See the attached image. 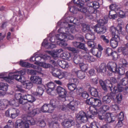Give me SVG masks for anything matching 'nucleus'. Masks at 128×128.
Returning <instances> with one entry per match:
<instances>
[{
  "label": "nucleus",
  "mask_w": 128,
  "mask_h": 128,
  "mask_svg": "<svg viewBox=\"0 0 128 128\" xmlns=\"http://www.w3.org/2000/svg\"><path fill=\"white\" fill-rule=\"evenodd\" d=\"M66 22L70 23H73L76 24H78L80 22V20L75 18L72 17H69L66 19Z\"/></svg>",
  "instance_id": "obj_28"
},
{
  "label": "nucleus",
  "mask_w": 128,
  "mask_h": 128,
  "mask_svg": "<svg viewBox=\"0 0 128 128\" xmlns=\"http://www.w3.org/2000/svg\"><path fill=\"white\" fill-rule=\"evenodd\" d=\"M66 48L70 51L74 53H78L80 52V50L77 49H76L74 48L71 47L70 46H68L66 47Z\"/></svg>",
  "instance_id": "obj_50"
},
{
  "label": "nucleus",
  "mask_w": 128,
  "mask_h": 128,
  "mask_svg": "<svg viewBox=\"0 0 128 128\" xmlns=\"http://www.w3.org/2000/svg\"><path fill=\"white\" fill-rule=\"evenodd\" d=\"M62 25L63 24L64 26V28L68 29V30H66L67 31H68L69 32H71L72 33H74L78 30L76 28L78 26L77 25H76V26L73 25H70L66 22H63V23H62Z\"/></svg>",
  "instance_id": "obj_11"
},
{
  "label": "nucleus",
  "mask_w": 128,
  "mask_h": 128,
  "mask_svg": "<svg viewBox=\"0 0 128 128\" xmlns=\"http://www.w3.org/2000/svg\"><path fill=\"white\" fill-rule=\"evenodd\" d=\"M108 69L113 72H116L117 68V65L116 63L113 62H109L107 64Z\"/></svg>",
  "instance_id": "obj_23"
},
{
  "label": "nucleus",
  "mask_w": 128,
  "mask_h": 128,
  "mask_svg": "<svg viewBox=\"0 0 128 128\" xmlns=\"http://www.w3.org/2000/svg\"><path fill=\"white\" fill-rule=\"evenodd\" d=\"M32 125L35 124V121L30 116L24 118L23 120H16L15 125V128H29V124Z\"/></svg>",
  "instance_id": "obj_3"
},
{
  "label": "nucleus",
  "mask_w": 128,
  "mask_h": 128,
  "mask_svg": "<svg viewBox=\"0 0 128 128\" xmlns=\"http://www.w3.org/2000/svg\"><path fill=\"white\" fill-rule=\"evenodd\" d=\"M34 64L45 68H50L52 66V65L51 64L44 62H35Z\"/></svg>",
  "instance_id": "obj_34"
},
{
  "label": "nucleus",
  "mask_w": 128,
  "mask_h": 128,
  "mask_svg": "<svg viewBox=\"0 0 128 128\" xmlns=\"http://www.w3.org/2000/svg\"><path fill=\"white\" fill-rule=\"evenodd\" d=\"M8 86L7 84L0 83V90L3 91V92L0 91V96L5 95L6 92L7 90Z\"/></svg>",
  "instance_id": "obj_18"
},
{
  "label": "nucleus",
  "mask_w": 128,
  "mask_h": 128,
  "mask_svg": "<svg viewBox=\"0 0 128 128\" xmlns=\"http://www.w3.org/2000/svg\"><path fill=\"white\" fill-rule=\"evenodd\" d=\"M8 103V105H10L12 106L17 107L19 106V103L16 100H11L9 101Z\"/></svg>",
  "instance_id": "obj_44"
},
{
  "label": "nucleus",
  "mask_w": 128,
  "mask_h": 128,
  "mask_svg": "<svg viewBox=\"0 0 128 128\" xmlns=\"http://www.w3.org/2000/svg\"><path fill=\"white\" fill-rule=\"evenodd\" d=\"M46 85L47 87L46 92L48 94H50L52 91L55 89V84L52 82H50L47 84Z\"/></svg>",
  "instance_id": "obj_19"
},
{
  "label": "nucleus",
  "mask_w": 128,
  "mask_h": 128,
  "mask_svg": "<svg viewBox=\"0 0 128 128\" xmlns=\"http://www.w3.org/2000/svg\"><path fill=\"white\" fill-rule=\"evenodd\" d=\"M108 22V19L107 18L100 19L98 21L99 24L100 26H103L104 24H106Z\"/></svg>",
  "instance_id": "obj_51"
},
{
  "label": "nucleus",
  "mask_w": 128,
  "mask_h": 128,
  "mask_svg": "<svg viewBox=\"0 0 128 128\" xmlns=\"http://www.w3.org/2000/svg\"><path fill=\"white\" fill-rule=\"evenodd\" d=\"M91 95L95 97H97L98 96V92L96 89L93 88L90 89Z\"/></svg>",
  "instance_id": "obj_41"
},
{
  "label": "nucleus",
  "mask_w": 128,
  "mask_h": 128,
  "mask_svg": "<svg viewBox=\"0 0 128 128\" xmlns=\"http://www.w3.org/2000/svg\"><path fill=\"white\" fill-rule=\"evenodd\" d=\"M70 4L71 3L70 2L68 4V6H69L68 8H69L70 11L74 13H76V11H78L79 7H78V4L75 6H74L70 8Z\"/></svg>",
  "instance_id": "obj_39"
},
{
  "label": "nucleus",
  "mask_w": 128,
  "mask_h": 128,
  "mask_svg": "<svg viewBox=\"0 0 128 128\" xmlns=\"http://www.w3.org/2000/svg\"><path fill=\"white\" fill-rule=\"evenodd\" d=\"M49 126L51 128H58L59 127V124L57 122H52L50 124Z\"/></svg>",
  "instance_id": "obj_61"
},
{
  "label": "nucleus",
  "mask_w": 128,
  "mask_h": 128,
  "mask_svg": "<svg viewBox=\"0 0 128 128\" xmlns=\"http://www.w3.org/2000/svg\"><path fill=\"white\" fill-rule=\"evenodd\" d=\"M22 94L21 93H16L15 95V97L16 99V100L18 102V101L20 104H24L25 102L24 100L23 95L22 96Z\"/></svg>",
  "instance_id": "obj_22"
},
{
  "label": "nucleus",
  "mask_w": 128,
  "mask_h": 128,
  "mask_svg": "<svg viewBox=\"0 0 128 128\" xmlns=\"http://www.w3.org/2000/svg\"><path fill=\"white\" fill-rule=\"evenodd\" d=\"M117 14L118 16L121 18H123L125 17L124 13L122 10H120V8L117 11Z\"/></svg>",
  "instance_id": "obj_57"
},
{
  "label": "nucleus",
  "mask_w": 128,
  "mask_h": 128,
  "mask_svg": "<svg viewBox=\"0 0 128 128\" xmlns=\"http://www.w3.org/2000/svg\"><path fill=\"white\" fill-rule=\"evenodd\" d=\"M26 108L29 110L28 113L32 116H34L36 114L40 112V109L38 108L34 109L33 106H30L29 104L27 103L25 104Z\"/></svg>",
  "instance_id": "obj_10"
},
{
  "label": "nucleus",
  "mask_w": 128,
  "mask_h": 128,
  "mask_svg": "<svg viewBox=\"0 0 128 128\" xmlns=\"http://www.w3.org/2000/svg\"><path fill=\"white\" fill-rule=\"evenodd\" d=\"M10 118L12 119H14L20 114L19 110L14 108H10Z\"/></svg>",
  "instance_id": "obj_16"
},
{
  "label": "nucleus",
  "mask_w": 128,
  "mask_h": 128,
  "mask_svg": "<svg viewBox=\"0 0 128 128\" xmlns=\"http://www.w3.org/2000/svg\"><path fill=\"white\" fill-rule=\"evenodd\" d=\"M68 29L64 28H61L58 30V32L60 34L56 35L55 37L56 39L58 40H67V36L65 31Z\"/></svg>",
  "instance_id": "obj_7"
},
{
  "label": "nucleus",
  "mask_w": 128,
  "mask_h": 128,
  "mask_svg": "<svg viewBox=\"0 0 128 128\" xmlns=\"http://www.w3.org/2000/svg\"><path fill=\"white\" fill-rule=\"evenodd\" d=\"M92 29L97 33L99 34H104L106 31V29L104 26H100L98 27L96 25L94 28H92Z\"/></svg>",
  "instance_id": "obj_15"
},
{
  "label": "nucleus",
  "mask_w": 128,
  "mask_h": 128,
  "mask_svg": "<svg viewBox=\"0 0 128 128\" xmlns=\"http://www.w3.org/2000/svg\"><path fill=\"white\" fill-rule=\"evenodd\" d=\"M44 92V90L41 87L38 86L36 89V91L34 93L35 95L40 96H42Z\"/></svg>",
  "instance_id": "obj_38"
},
{
  "label": "nucleus",
  "mask_w": 128,
  "mask_h": 128,
  "mask_svg": "<svg viewBox=\"0 0 128 128\" xmlns=\"http://www.w3.org/2000/svg\"><path fill=\"white\" fill-rule=\"evenodd\" d=\"M109 7L110 10H115L117 11L119 8L118 6L115 4H111L110 6Z\"/></svg>",
  "instance_id": "obj_56"
},
{
  "label": "nucleus",
  "mask_w": 128,
  "mask_h": 128,
  "mask_svg": "<svg viewBox=\"0 0 128 128\" xmlns=\"http://www.w3.org/2000/svg\"><path fill=\"white\" fill-rule=\"evenodd\" d=\"M42 45V46L48 49H52L56 47V45L55 44L48 43L46 39L44 40Z\"/></svg>",
  "instance_id": "obj_20"
},
{
  "label": "nucleus",
  "mask_w": 128,
  "mask_h": 128,
  "mask_svg": "<svg viewBox=\"0 0 128 128\" xmlns=\"http://www.w3.org/2000/svg\"><path fill=\"white\" fill-rule=\"evenodd\" d=\"M92 33V34H90V33L86 34L85 36L86 38L88 40H94L95 39V37L93 34L94 32Z\"/></svg>",
  "instance_id": "obj_49"
},
{
  "label": "nucleus",
  "mask_w": 128,
  "mask_h": 128,
  "mask_svg": "<svg viewBox=\"0 0 128 128\" xmlns=\"http://www.w3.org/2000/svg\"><path fill=\"white\" fill-rule=\"evenodd\" d=\"M116 98L117 100V102L118 103H120L122 99V96L121 94L119 93L117 94L116 96Z\"/></svg>",
  "instance_id": "obj_59"
},
{
  "label": "nucleus",
  "mask_w": 128,
  "mask_h": 128,
  "mask_svg": "<svg viewBox=\"0 0 128 128\" xmlns=\"http://www.w3.org/2000/svg\"><path fill=\"white\" fill-rule=\"evenodd\" d=\"M58 62L59 65L62 68H67L69 66L68 63L64 60H58Z\"/></svg>",
  "instance_id": "obj_33"
},
{
  "label": "nucleus",
  "mask_w": 128,
  "mask_h": 128,
  "mask_svg": "<svg viewBox=\"0 0 128 128\" xmlns=\"http://www.w3.org/2000/svg\"><path fill=\"white\" fill-rule=\"evenodd\" d=\"M38 58H39L40 60H41V57L38 56V55L36 54V53H35L33 54L32 57H31L30 59V60L31 61H38V60H37Z\"/></svg>",
  "instance_id": "obj_47"
},
{
  "label": "nucleus",
  "mask_w": 128,
  "mask_h": 128,
  "mask_svg": "<svg viewBox=\"0 0 128 128\" xmlns=\"http://www.w3.org/2000/svg\"><path fill=\"white\" fill-rule=\"evenodd\" d=\"M122 24L118 25L117 28L112 26L110 28V30L113 36H114L111 39L110 43L111 46L113 48H116L118 46V42L120 40L118 35L122 33Z\"/></svg>",
  "instance_id": "obj_1"
},
{
  "label": "nucleus",
  "mask_w": 128,
  "mask_h": 128,
  "mask_svg": "<svg viewBox=\"0 0 128 128\" xmlns=\"http://www.w3.org/2000/svg\"><path fill=\"white\" fill-rule=\"evenodd\" d=\"M23 86L25 88L30 89L32 87V84L30 81H25L23 83Z\"/></svg>",
  "instance_id": "obj_36"
},
{
  "label": "nucleus",
  "mask_w": 128,
  "mask_h": 128,
  "mask_svg": "<svg viewBox=\"0 0 128 128\" xmlns=\"http://www.w3.org/2000/svg\"><path fill=\"white\" fill-rule=\"evenodd\" d=\"M120 83L123 86H126L128 84V78L126 77L124 78L121 80Z\"/></svg>",
  "instance_id": "obj_55"
},
{
  "label": "nucleus",
  "mask_w": 128,
  "mask_h": 128,
  "mask_svg": "<svg viewBox=\"0 0 128 128\" xmlns=\"http://www.w3.org/2000/svg\"><path fill=\"white\" fill-rule=\"evenodd\" d=\"M89 112L90 114L88 113V115L89 117L92 118L93 117L94 115L96 114L97 112V110L94 106H90L89 108Z\"/></svg>",
  "instance_id": "obj_26"
},
{
  "label": "nucleus",
  "mask_w": 128,
  "mask_h": 128,
  "mask_svg": "<svg viewBox=\"0 0 128 128\" xmlns=\"http://www.w3.org/2000/svg\"><path fill=\"white\" fill-rule=\"evenodd\" d=\"M60 56L62 58L68 60H72V54L66 52H65L61 54Z\"/></svg>",
  "instance_id": "obj_24"
},
{
  "label": "nucleus",
  "mask_w": 128,
  "mask_h": 128,
  "mask_svg": "<svg viewBox=\"0 0 128 128\" xmlns=\"http://www.w3.org/2000/svg\"><path fill=\"white\" fill-rule=\"evenodd\" d=\"M23 97H24V100L25 102V104L27 101L32 103L35 101L36 100L34 97L30 94L24 95L23 96Z\"/></svg>",
  "instance_id": "obj_25"
},
{
  "label": "nucleus",
  "mask_w": 128,
  "mask_h": 128,
  "mask_svg": "<svg viewBox=\"0 0 128 128\" xmlns=\"http://www.w3.org/2000/svg\"><path fill=\"white\" fill-rule=\"evenodd\" d=\"M69 74L66 72H62L61 71L60 76V79H61L64 77H66Z\"/></svg>",
  "instance_id": "obj_62"
},
{
  "label": "nucleus",
  "mask_w": 128,
  "mask_h": 128,
  "mask_svg": "<svg viewBox=\"0 0 128 128\" xmlns=\"http://www.w3.org/2000/svg\"><path fill=\"white\" fill-rule=\"evenodd\" d=\"M72 74H75L80 79L84 78L85 77V74L84 71L81 70H78L76 69H73L72 71Z\"/></svg>",
  "instance_id": "obj_14"
},
{
  "label": "nucleus",
  "mask_w": 128,
  "mask_h": 128,
  "mask_svg": "<svg viewBox=\"0 0 128 128\" xmlns=\"http://www.w3.org/2000/svg\"><path fill=\"white\" fill-rule=\"evenodd\" d=\"M93 105L95 106L100 107L102 104L101 101L99 99L95 98Z\"/></svg>",
  "instance_id": "obj_48"
},
{
  "label": "nucleus",
  "mask_w": 128,
  "mask_h": 128,
  "mask_svg": "<svg viewBox=\"0 0 128 128\" xmlns=\"http://www.w3.org/2000/svg\"><path fill=\"white\" fill-rule=\"evenodd\" d=\"M48 112L51 113L53 112L54 108L55 107L49 104H48Z\"/></svg>",
  "instance_id": "obj_63"
},
{
  "label": "nucleus",
  "mask_w": 128,
  "mask_h": 128,
  "mask_svg": "<svg viewBox=\"0 0 128 128\" xmlns=\"http://www.w3.org/2000/svg\"><path fill=\"white\" fill-rule=\"evenodd\" d=\"M18 73V74L15 75L12 73H10L8 77L4 76V74L2 73L0 74V78H2L3 80H5L6 82L10 83H12V82L11 80L14 79L21 82H23L24 80V78L22 75L25 74V71L23 70H21L19 71Z\"/></svg>",
  "instance_id": "obj_2"
},
{
  "label": "nucleus",
  "mask_w": 128,
  "mask_h": 128,
  "mask_svg": "<svg viewBox=\"0 0 128 128\" xmlns=\"http://www.w3.org/2000/svg\"><path fill=\"white\" fill-rule=\"evenodd\" d=\"M94 98L92 97H91L90 98L87 99L86 101V104L88 105H93Z\"/></svg>",
  "instance_id": "obj_60"
},
{
  "label": "nucleus",
  "mask_w": 128,
  "mask_h": 128,
  "mask_svg": "<svg viewBox=\"0 0 128 128\" xmlns=\"http://www.w3.org/2000/svg\"><path fill=\"white\" fill-rule=\"evenodd\" d=\"M63 52V50L62 49H59L57 50L56 52V54H53L52 53V52L50 51H47L48 53L52 55L53 57L54 58H55L56 57H58V56L57 55V54H59L62 52Z\"/></svg>",
  "instance_id": "obj_40"
},
{
  "label": "nucleus",
  "mask_w": 128,
  "mask_h": 128,
  "mask_svg": "<svg viewBox=\"0 0 128 128\" xmlns=\"http://www.w3.org/2000/svg\"><path fill=\"white\" fill-rule=\"evenodd\" d=\"M97 71L102 73H105L106 70V66L104 64H102L99 67L96 69Z\"/></svg>",
  "instance_id": "obj_29"
},
{
  "label": "nucleus",
  "mask_w": 128,
  "mask_h": 128,
  "mask_svg": "<svg viewBox=\"0 0 128 128\" xmlns=\"http://www.w3.org/2000/svg\"><path fill=\"white\" fill-rule=\"evenodd\" d=\"M113 89L115 91H116L118 93V92H122V91H123L124 88L122 86L118 84L117 86L114 87Z\"/></svg>",
  "instance_id": "obj_46"
},
{
  "label": "nucleus",
  "mask_w": 128,
  "mask_h": 128,
  "mask_svg": "<svg viewBox=\"0 0 128 128\" xmlns=\"http://www.w3.org/2000/svg\"><path fill=\"white\" fill-rule=\"evenodd\" d=\"M111 97L108 96H104L102 98V100L103 102L107 104L111 102Z\"/></svg>",
  "instance_id": "obj_43"
},
{
  "label": "nucleus",
  "mask_w": 128,
  "mask_h": 128,
  "mask_svg": "<svg viewBox=\"0 0 128 128\" xmlns=\"http://www.w3.org/2000/svg\"><path fill=\"white\" fill-rule=\"evenodd\" d=\"M62 124L63 126L66 128H70L72 126L77 128L80 127V124L77 122H75L74 119L72 118L64 120Z\"/></svg>",
  "instance_id": "obj_5"
},
{
  "label": "nucleus",
  "mask_w": 128,
  "mask_h": 128,
  "mask_svg": "<svg viewBox=\"0 0 128 128\" xmlns=\"http://www.w3.org/2000/svg\"><path fill=\"white\" fill-rule=\"evenodd\" d=\"M20 64L22 66L24 67H32L34 68H36V66H34V65L33 64H30L28 62L22 61L20 62Z\"/></svg>",
  "instance_id": "obj_35"
},
{
  "label": "nucleus",
  "mask_w": 128,
  "mask_h": 128,
  "mask_svg": "<svg viewBox=\"0 0 128 128\" xmlns=\"http://www.w3.org/2000/svg\"><path fill=\"white\" fill-rule=\"evenodd\" d=\"M99 118L101 120H104L108 123L112 122L115 120V117L114 116H111L109 114H99L98 116Z\"/></svg>",
  "instance_id": "obj_6"
},
{
  "label": "nucleus",
  "mask_w": 128,
  "mask_h": 128,
  "mask_svg": "<svg viewBox=\"0 0 128 128\" xmlns=\"http://www.w3.org/2000/svg\"><path fill=\"white\" fill-rule=\"evenodd\" d=\"M119 52H122L123 54L124 55H126L127 54L128 50L125 47H120L119 48L118 50Z\"/></svg>",
  "instance_id": "obj_45"
},
{
  "label": "nucleus",
  "mask_w": 128,
  "mask_h": 128,
  "mask_svg": "<svg viewBox=\"0 0 128 128\" xmlns=\"http://www.w3.org/2000/svg\"><path fill=\"white\" fill-rule=\"evenodd\" d=\"M109 108V106L108 105H103L100 108V111L102 112H105L108 110Z\"/></svg>",
  "instance_id": "obj_58"
},
{
  "label": "nucleus",
  "mask_w": 128,
  "mask_h": 128,
  "mask_svg": "<svg viewBox=\"0 0 128 128\" xmlns=\"http://www.w3.org/2000/svg\"><path fill=\"white\" fill-rule=\"evenodd\" d=\"M115 72H117L120 76L123 75L125 72V68L121 64H120L118 68L116 69Z\"/></svg>",
  "instance_id": "obj_32"
},
{
  "label": "nucleus",
  "mask_w": 128,
  "mask_h": 128,
  "mask_svg": "<svg viewBox=\"0 0 128 128\" xmlns=\"http://www.w3.org/2000/svg\"><path fill=\"white\" fill-rule=\"evenodd\" d=\"M78 102L77 101H72L68 104V107L72 110L77 109L78 108Z\"/></svg>",
  "instance_id": "obj_27"
},
{
  "label": "nucleus",
  "mask_w": 128,
  "mask_h": 128,
  "mask_svg": "<svg viewBox=\"0 0 128 128\" xmlns=\"http://www.w3.org/2000/svg\"><path fill=\"white\" fill-rule=\"evenodd\" d=\"M82 53L84 54L82 55V56L86 60V61L90 62L95 60V59L94 57L90 54L88 50L87 51H84Z\"/></svg>",
  "instance_id": "obj_13"
},
{
  "label": "nucleus",
  "mask_w": 128,
  "mask_h": 128,
  "mask_svg": "<svg viewBox=\"0 0 128 128\" xmlns=\"http://www.w3.org/2000/svg\"><path fill=\"white\" fill-rule=\"evenodd\" d=\"M72 44L76 48L83 50L84 51H88V49L85 47V44L83 43L75 41L72 42Z\"/></svg>",
  "instance_id": "obj_17"
},
{
  "label": "nucleus",
  "mask_w": 128,
  "mask_h": 128,
  "mask_svg": "<svg viewBox=\"0 0 128 128\" xmlns=\"http://www.w3.org/2000/svg\"><path fill=\"white\" fill-rule=\"evenodd\" d=\"M76 117L78 118L77 121L80 120V122H86L87 121L88 118L86 113L83 111H80L76 115Z\"/></svg>",
  "instance_id": "obj_12"
},
{
  "label": "nucleus",
  "mask_w": 128,
  "mask_h": 128,
  "mask_svg": "<svg viewBox=\"0 0 128 128\" xmlns=\"http://www.w3.org/2000/svg\"><path fill=\"white\" fill-rule=\"evenodd\" d=\"M67 87L70 91H72L77 89L76 85L74 83L69 82L67 84Z\"/></svg>",
  "instance_id": "obj_37"
},
{
  "label": "nucleus",
  "mask_w": 128,
  "mask_h": 128,
  "mask_svg": "<svg viewBox=\"0 0 128 128\" xmlns=\"http://www.w3.org/2000/svg\"><path fill=\"white\" fill-rule=\"evenodd\" d=\"M57 42V44L59 45L60 46H66L67 45V44L65 42L67 40H58Z\"/></svg>",
  "instance_id": "obj_54"
},
{
  "label": "nucleus",
  "mask_w": 128,
  "mask_h": 128,
  "mask_svg": "<svg viewBox=\"0 0 128 128\" xmlns=\"http://www.w3.org/2000/svg\"><path fill=\"white\" fill-rule=\"evenodd\" d=\"M90 0H73L74 3L78 4V7H79L78 11L84 13L85 15L88 16V9L84 6V2L88 1Z\"/></svg>",
  "instance_id": "obj_4"
},
{
  "label": "nucleus",
  "mask_w": 128,
  "mask_h": 128,
  "mask_svg": "<svg viewBox=\"0 0 128 128\" xmlns=\"http://www.w3.org/2000/svg\"><path fill=\"white\" fill-rule=\"evenodd\" d=\"M74 60L75 63L79 64V66L82 71L85 72L86 70L88 68V65L85 64L82 62V59L78 56L77 58L75 57L74 58Z\"/></svg>",
  "instance_id": "obj_8"
},
{
  "label": "nucleus",
  "mask_w": 128,
  "mask_h": 128,
  "mask_svg": "<svg viewBox=\"0 0 128 128\" xmlns=\"http://www.w3.org/2000/svg\"><path fill=\"white\" fill-rule=\"evenodd\" d=\"M88 5L89 6L92 7L94 9H97L99 7L98 3L96 2H90V5L88 4Z\"/></svg>",
  "instance_id": "obj_52"
},
{
  "label": "nucleus",
  "mask_w": 128,
  "mask_h": 128,
  "mask_svg": "<svg viewBox=\"0 0 128 128\" xmlns=\"http://www.w3.org/2000/svg\"><path fill=\"white\" fill-rule=\"evenodd\" d=\"M82 30L83 32H85L93 33L92 32L93 30L92 29V28H90L89 26L84 24H82Z\"/></svg>",
  "instance_id": "obj_31"
},
{
  "label": "nucleus",
  "mask_w": 128,
  "mask_h": 128,
  "mask_svg": "<svg viewBox=\"0 0 128 128\" xmlns=\"http://www.w3.org/2000/svg\"><path fill=\"white\" fill-rule=\"evenodd\" d=\"M48 105L47 104H44L40 109V112H48Z\"/></svg>",
  "instance_id": "obj_53"
},
{
  "label": "nucleus",
  "mask_w": 128,
  "mask_h": 128,
  "mask_svg": "<svg viewBox=\"0 0 128 128\" xmlns=\"http://www.w3.org/2000/svg\"><path fill=\"white\" fill-rule=\"evenodd\" d=\"M100 39L102 40L106 44L109 42V40L106 38V37L104 35H102L100 37Z\"/></svg>",
  "instance_id": "obj_64"
},
{
  "label": "nucleus",
  "mask_w": 128,
  "mask_h": 128,
  "mask_svg": "<svg viewBox=\"0 0 128 128\" xmlns=\"http://www.w3.org/2000/svg\"><path fill=\"white\" fill-rule=\"evenodd\" d=\"M30 80L32 82L36 84H40L42 83V78L38 76H31Z\"/></svg>",
  "instance_id": "obj_21"
},
{
  "label": "nucleus",
  "mask_w": 128,
  "mask_h": 128,
  "mask_svg": "<svg viewBox=\"0 0 128 128\" xmlns=\"http://www.w3.org/2000/svg\"><path fill=\"white\" fill-rule=\"evenodd\" d=\"M56 91L59 94L60 97L63 99L62 100L63 101H65L67 93V92L66 90L60 86H58L56 88Z\"/></svg>",
  "instance_id": "obj_9"
},
{
  "label": "nucleus",
  "mask_w": 128,
  "mask_h": 128,
  "mask_svg": "<svg viewBox=\"0 0 128 128\" xmlns=\"http://www.w3.org/2000/svg\"><path fill=\"white\" fill-rule=\"evenodd\" d=\"M8 101L6 100H0V110L6 108L8 106Z\"/></svg>",
  "instance_id": "obj_30"
},
{
  "label": "nucleus",
  "mask_w": 128,
  "mask_h": 128,
  "mask_svg": "<svg viewBox=\"0 0 128 128\" xmlns=\"http://www.w3.org/2000/svg\"><path fill=\"white\" fill-rule=\"evenodd\" d=\"M61 71L57 69L54 70L52 72V75L60 79V76Z\"/></svg>",
  "instance_id": "obj_42"
}]
</instances>
